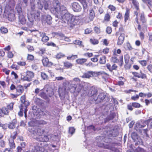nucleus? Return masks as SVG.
I'll use <instances>...</instances> for the list:
<instances>
[{
    "label": "nucleus",
    "mask_w": 152,
    "mask_h": 152,
    "mask_svg": "<svg viewBox=\"0 0 152 152\" xmlns=\"http://www.w3.org/2000/svg\"><path fill=\"white\" fill-rule=\"evenodd\" d=\"M64 66L66 69H71L73 64L68 61H65L63 62Z\"/></svg>",
    "instance_id": "obj_25"
},
{
    "label": "nucleus",
    "mask_w": 152,
    "mask_h": 152,
    "mask_svg": "<svg viewBox=\"0 0 152 152\" xmlns=\"http://www.w3.org/2000/svg\"><path fill=\"white\" fill-rule=\"evenodd\" d=\"M118 23L119 22L116 20L113 22L112 25L114 27L117 28L118 26Z\"/></svg>",
    "instance_id": "obj_60"
},
{
    "label": "nucleus",
    "mask_w": 152,
    "mask_h": 152,
    "mask_svg": "<svg viewBox=\"0 0 152 152\" xmlns=\"http://www.w3.org/2000/svg\"><path fill=\"white\" fill-rule=\"evenodd\" d=\"M14 140L10 138L9 139V145L10 149H14L15 148L16 145L14 142Z\"/></svg>",
    "instance_id": "obj_26"
},
{
    "label": "nucleus",
    "mask_w": 152,
    "mask_h": 152,
    "mask_svg": "<svg viewBox=\"0 0 152 152\" xmlns=\"http://www.w3.org/2000/svg\"><path fill=\"white\" fill-rule=\"evenodd\" d=\"M14 104V102H12L7 105L6 107H3L1 108H0V116L3 117L4 115H8L10 111L13 110Z\"/></svg>",
    "instance_id": "obj_4"
},
{
    "label": "nucleus",
    "mask_w": 152,
    "mask_h": 152,
    "mask_svg": "<svg viewBox=\"0 0 152 152\" xmlns=\"http://www.w3.org/2000/svg\"><path fill=\"white\" fill-rule=\"evenodd\" d=\"M82 86L79 84H76V91H75V93H78L80 92L82 89Z\"/></svg>",
    "instance_id": "obj_42"
},
{
    "label": "nucleus",
    "mask_w": 152,
    "mask_h": 152,
    "mask_svg": "<svg viewBox=\"0 0 152 152\" xmlns=\"http://www.w3.org/2000/svg\"><path fill=\"white\" fill-rule=\"evenodd\" d=\"M140 21H141L142 25H144V26H145V25L144 24L146 22V20L145 18L144 15L143 14H141L140 16Z\"/></svg>",
    "instance_id": "obj_31"
},
{
    "label": "nucleus",
    "mask_w": 152,
    "mask_h": 152,
    "mask_svg": "<svg viewBox=\"0 0 152 152\" xmlns=\"http://www.w3.org/2000/svg\"><path fill=\"white\" fill-rule=\"evenodd\" d=\"M132 3L137 10H139V3L136 0H133L132 1Z\"/></svg>",
    "instance_id": "obj_35"
},
{
    "label": "nucleus",
    "mask_w": 152,
    "mask_h": 152,
    "mask_svg": "<svg viewBox=\"0 0 152 152\" xmlns=\"http://www.w3.org/2000/svg\"><path fill=\"white\" fill-rule=\"evenodd\" d=\"M26 48L28 50V52H33L34 50V47L33 46L30 45H27Z\"/></svg>",
    "instance_id": "obj_43"
},
{
    "label": "nucleus",
    "mask_w": 152,
    "mask_h": 152,
    "mask_svg": "<svg viewBox=\"0 0 152 152\" xmlns=\"http://www.w3.org/2000/svg\"><path fill=\"white\" fill-rule=\"evenodd\" d=\"M99 56V55H95L93 58H91V60L94 62H96L98 61V57Z\"/></svg>",
    "instance_id": "obj_55"
},
{
    "label": "nucleus",
    "mask_w": 152,
    "mask_h": 152,
    "mask_svg": "<svg viewBox=\"0 0 152 152\" xmlns=\"http://www.w3.org/2000/svg\"><path fill=\"white\" fill-rule=\"evenodd\" d=\"M140 78H141L143 79H146L147 78V77L146 75L142 72L141 70L140 71Z\"/></svg>",
    "instance_id": "obj_38"
},
{
    "label": "nucleus",
    "mask_w": 152,
    "mask_h": 152,
    "mask_svg": "<svg viewBox=\"0 0 152 152\" xmlns=\"http://www.w3.org/2000/svg\"><path fill=\"white\" fill-rule=\"evenodd\" d=\"M10 68L13 69L18 70L19 69V67L16 64H13L11 66Z\"/></svg>",
    "instance_id": "obj_58"
},
{
    "label": "nucleus",
    "mask_w": 152,
    "mask_h": 152,
    "mask_svg": "<svg viewBox=\"0 0 152 152\" xmlns=\"http://www.w3.org/2000/svg\"><path fill=\"white\" fill-rule=\"evenodd\" d=\"M94 30L95 33L97 34H100L101 32L100 26H95L94 28Z\"/></svg>",
    "instance_id": "obj_48"
},
{
    "label": "nucleus",
    "mask_w": 152,
    "mask_h": 152,
    "mask_svg": "<svg viewBox=\"0 0 152 152\" xmlns=\"http://www.w3.org/2000/svg\"><path fill=\"white\" fill-rule=\"evenodd\" d=\"M131 137L134 140H136L137 138V134L136 132H133L132 133Z\"/></svg>",
    "instance_id": "obj_52"
},
{
    "label": "nucleus",
    "mask_w": 152,
    "mask_h": 152,
    "mask_svg": "<svg viewBox=\"0 0 152 152\" xmlns=\"http://www.w3.org/2000/svg\"><path fill=\"white\" fill-rule=\"evenodd\" d=\"M121 51L120 49L117 50H114L111 58V61L114 63H118L119 66H122L124 64L123 57V55L119 56L118 54H120Z\"/></svg>",
    "instance_id": "obj_3"
},
{
    "label": "nucleus",
    "mask_w": 152,
    "mask_h": 152,
    "mask_svg": "<svg viewBox=\"0 0 152 152\" xmlns=\"http://www.w3.org/2000/svg\"><path fill=\"white\" fill-rule=\"evenodd\" d=\"M106 66L107 69L110 72H112L113 70H117L118 68V66L115 64L111 66L110 63H108L106 64Z\"/></svg>",
    "instance_id": "obj_14"
},
{
    "label": "nucleus",
    "mask_w": 152,
    "mask_h": 152,
    "mask_svg": "<svg viewBox=\"0 0 152 152\" xmlns=\"http://www.w3.org/2000/svg\"><path fill=\"white\" fill-rule=\"evenodd\" d=\"M87 61V58H79L76 60V62L78 64L83 65L84 64H85V63Z\"/></svg>",
    "instance_id": "obj_23"
},
{
    "label": "nucleus",
    "mask_w": 152,
    "mask_h": 152,
    "mask_svg": "<svg viewBox=\"0 0 152 152\" xmlns=\"http://www.w3.org/2000/svg\"><path fill=\"white\" fill-rule=\"evenodd\" d=\"M17 124L16 119H14L8 124V128L10 129H14L15 127Z\"/></svg>",
    "instance_id": "obj_17"
},
{
    "label": "nucleus",
    "mask_w": 152,
    "mask_h": 152,
    "mask_svg": "<svg viewBox=\"0 0 152 152\" xmlns=\"http://www.w3.org/2000/svg\"><path fill=\"white\" fill-rule=\"evenodd\" d=\"M105 149H111L112 148V145L111 143H109L106 144H104L103 148Z\"/></svg>",
    "instance_id": "obj_47"
},
{
    "label": "nucleus",
    "mask_w": 152,
    "mask_h": 152,
    "mask_svg": "<svg viewBox=\"0 0 152 152\" xmlns=\"http://www.w3.org/2000/svg\"><path fill=\"white\" fill-rule=\"evenodd\" d=\"M90 43L93 45L98 44L99 43V40L94 38H91L90 39Z\"/></svg>",
    "instance_id": "obj_37"
},
{
    "label": "nucleus",
    "mask_w": 152,
    "mask_h": 152,
    "mask_svg": "<svg viewBox=\"0 0 152 152\" xmlns=\"http://www.w3.org/2000/svg\"><path fill=\"white\" fill-rule=\"evenodd\" d=\"M147 69L152 74V65L151 64L148 65L147 67Z\"/></svg>",
    "instance_id": "obj_62"
},
{
    "label": "nucleus",
    "mask_w": 152,
    "mask_h": 152,
    "mask_svg": "<svg viewBox=\"0 0 152 152\" xmlns=\"http://www.w3.org/2000/svg\"><path fill=\"white\" fill-rule=\"evenodd\" d=\"M139 63L142 65V66H145L147 65V61L145 60H142L138 61Z\"/></svg>",
    "instance_id": "obj_46"
},
{
    "label": "nucleus",
    "mask_w": 152,
    "mask_h": 152,
    "mask_svg": "<svg viewBox=\"0 0 152 152\" xmlns=\"http://www.w3.org/2000/svg\"><path fill=\"white\" fill-rule=\"evenodd\" d=\"M139 98V96L137 94L135 96H133L131 97V99L133 101H136Z\"/></svg>",
    "instance_id": "obj_63"
},
{
    "label": "nucleus",
    "mask_w": 152,
    "mask_h": 152,
    "mask_svg": "<svg viewBox=\"0 0 152 152\" xmlns=\"http://www.w3.org/2000/svg\"><path fill=\"white\" fill-rule=\"evenodd\" d=\"M80 3L83 5V8L84 10H86L88 7V5L86 0H82Z\"/></svg>",
    "instance_id": "obj_44"
},
{
    "label": "nucleus",
    "mask_w": 152,
    "mask_h": 152,
    "mask_svg": "<svg viewBox=\"0 0 152 152\" xmlns=\"http://www.w3.org/2000/svg\"><path fill=\"white\" fill-rule=\"evenodd\" d=\"M34 56L33 55L28 54L27 55V60L30 61H32L34 60Z\"/></svg>",
    "instance_id": "obj_54"
},
{
    "label": "nucleus",
    "mask_w": 152,
    "mask_h": 152,
    "mask_svg": "<svg viewBox=\"0 0 152 152\" xmlns=\"http://www.w3.org/2000/svg\"><path fill=\"white\" fill-rule=\"evenodd\" d=\"M135 152H146L143 148L140 147H137L135 150Z\"/></svg>",
    "instance_id": "obj_53"
},
{
    "label": "nucleus",
    "mask_w": 152,
    "mask_h": 152,
    "mask_svg": "<svg viewBox=\"0 0 152 152\" xmlns=\"http://www.w3.org/2000/svg\"><path fill=\"white\" fill-rule=\"evenodd\" d=\"M35 125H32V128H29L28 131L33 136L36 137V140L41 142H47L49 139L48 135H45L46 131L45 129L39 125H45L47 122L43 120H36L34 122Z\"/></svg>",
    "instance_id": "obj_2"
},
{
    "label": "nucleus",
    "mask_w": 152,
    "mask_h": 152,
    "mask_svg": "<svg viewBox=\"0 0 152 152\" xmlns=\"http://www.w3.org/2000/svg\"><path fill=\"white\" fill-rule=\"evenodd\" d=\"M106 32L108 34H110L112 32V28L109 26H107L106 28Z\"/></svg>",
    "instance_id": "obj_56"
},
{
    "label": "nucleus",
    "mask_w": 152,
    "mask_h": 152,
    "mask_svg": "<svg viewBox=\"0 0 152 152\" xmlns=\"http://www.w3.org/2000/svg\"><path fill=\"white\" fill-rule=\"evenodd\" d=\"M106 95L104 93H100L98 95L97 103H100L103 102V100L105 98Z\"/></svg>",
    "instance_id": "obj_21"
},
{
    "label": "nucleus",
    "mask_w": 152,
    "mask_h": 152,
    "mask_svg": "<svg viewBox=\"0 0 152 152\" xmlns=\"http://www.w3.org/2000/svg\"><path fill=\"white\" fill-rule=\"evenodd\" d=\"M41 76L43 80H48L49 78L48 75L44 72H41Z\"/></svg>",
    "instance_id": "obj_40"
},
{
    "label": "nucleus",
    "mask_w": 152,
    "mask_h": 152,
    "mask_svg": "<svg viewBox=\"0 0 152 152\" xmlns=\"http://www.w3.org/2000/svg\"><path fill=\"white\" fill-rule=\"evenodd\" d=\"M19 21L20 23L24 25L26 23V19L25 17L22 15H19Z\"/></svg>",
    "instance_id": "obj_29"
},
{
    "label": "nucleus",
    "mask_w": 152,
    "mask_h": 152,
    "mask_svg": "<svg viewBox=\"0 0 152 152\" xmlns=\"http://www.w3.org/2000/svg\"><path fill=\"white\" fill-rule=\"evenodd\" d=\"M1 32V33L3 34H5L8 32V29L5 27L4 26L1 27L0 29Z\"/></svg>",
    "instance_id": "obj_45"
},
{
    "label": "nucleus",
    "mask_w": 152,
    "mask_h": 152,
    "mask_svg": "<svg viewBox=\"0 0 152 152\" xmlns=\"http://www.w3.org/2000/svg\"><path fill=\"white\" fill-rule=\"evenodd\" d=\"M110 14L109 13L107 12L104 15V21L105 22H108L110 20Z\"/></svg>",
    "instance_id": "obj_33"
},
{
    "label": "nucleus",
    "mask_w": 152,
    "mask_h": 152,
    "mask_svg": "<svg viewBox=\"0 0 152 152\" xmlns=\"http://www.w3.org/2000/svg\"><path fill=\"white\" fill-rule=\"evenodd\" d=\"M34 77V73L31 71H27L26 72V75L22 78L23 81H30L32 80V78Z\"/></svg>",
    "instance_id": "obj_8"
},
{
    "label": "nucleus",
    "mask_w": 152,
    "mask_h": 152,
    "mask_svg": "<svg viewBox=\"0 0 152 152\" xmlns=\"http://www.w3.org/2000/svg\"><path fill=\"white\" fill-rule=\"evenodd\" d=\"M124 61L125 64L124 66V68L128 70L130 69L133 63V61L131 59L132 61L131 63H129V61L130 59V56L128 54H126L124 56Z\"/></svg>",
    "instance_id": "obj_7"
},
{
    "label": "nucleus",
    "mask_w": 152,
    "mask_h": 152,
    "mask_svg": "<svg viewBox=\"0 0 152 152\" xmlns=\"http://www.w3.org/2000/svg\"><path fill=\"white\" fill-rule=\"evenodd\" d=\"M126 46L127 50H132L133 49L130 43L129 42L126 43Z\"/></svg>",
    "instance_id": "obj_57"
},
{
    "label": "nucleus",
    "mask_w": 152,
    "mask_h": 152,
    "mask_svg": "<svg viewBox=\"0 0 152 152\" xmlns=\"http://www.w3.org/2000/svg\"><path fill=\"white\" fill-rule=\"evenodd\" d=\"M143 2L146 4L148 6H152V1L151 0H142Z\"/></svg>",
    "instance_id": "obj_51"
},
{
    "label": "nucleus",
    "mask_w": 152,
    "mask_h": 152,
    "mask_svg": "<svg viewBox=\"0 0 152 152\" xmlns=\"http://www.w3.org/2000/svg\"><path fill=\"white\" fill-rule=\"evenodd\" d=\"M119 34H120V35L125 36V31L123 26H121L119 28L118 31L116 32L115 35L116 36H118Z\"/></svg>",
    "instance_id": "obj_18"
},
{
    "label": "nucleus",
    "mask_w": 152,
    "mask_h": 152,
    "mask_svg": "<svg viewBox=\"0 0 152 152\" xmlns=\"http://www.w3.org/2000/svg\"><path fill=\"white\" fill-rule=\"evenodd\" d=\"M108 9L112 11H114L116 10V7L115 6L111 4H110L108 7Z\"/></svg>",
    "instance_id": "obj_59"
},
{
    "label": "nucleus",
    "mask_w": 152,
    "mask_h": 152,
    "mask_svg": "<svg viewBox=\"0 0 152 152\" xmlns=\"http://www.w3.org/2000/svg\"><path fill=\"white\" fill-rule=\"evenodd\" d=\"M7 58H11L13 57L14 55L13 52L11 51H8L7 53Z\"/></svg>",
    "instance_id": "obj_49"
},
{
    "label": "nucleus",
    "mask_w": 152,
    "mask_h": 152,
    "mask_svg": "<svg viewBox=\"0 0 152 152\" xmlns=\"http://www.w3.org/2000/svg\"><path fill=\"white\" fill-rule=\"evenodd\" d=\"M40 18V14L39 12H35L34 13V18L35 20H39Z\"/></svg>",
    "instance_id": "obj_34"
},
{
    "label": "nucleus",
    "mask_w": 152,
    "mask_h": 152,
    "mask_svg": "<svg viewBox=\"0 0 152 152\" xmlns=\"http://www.w3.org/2000/svg\"><path fill=\"white\" fill-rule=\"evenodd\" d=\"M95 74V72L93 71H88L84 73L81 77L83 78H88L93 77Z\"/></svg>",
    "instance_id": "obj_12"
},
{
    "label": "nucleus",
    "mask_w": 152,
    "mask_h": 152,
    "mask_svg": "<svg viewBox=\"0 0 152 152\" xmlns=\"http://www.w3.org/2000/svg\"><path fill=\"white\" fill-rule=\"evenodd\" d=\"M18 126L16 128L15 131L13 133L10 135V138L15 139L20 132L19 129H18Z\"/></svg>",
    "instance_id": "obj_24"
},
{
    "label": "nucleus",
    "mask_w": 152,
    "mask_h": 152,
    "mask_svg": "<svg viewBox=\"0 0 152 152\" xmlns=\"http://www.w3.org/2000/svg\"><path fill=\"white\" fill-rule=\"evenodd\" d=\"M10 90L13 91L15 90V92L19 95H20L24 91V87L21 85L15 86L14 84H12L10 88Z\"/></svg>",
    "instance_id": "obj_6"
},
{
    "label": "nucleus",
    "mask_w": 152,
    "mask_h": 152,
    "mask_svg": "<svg viewBox=\"0 0 152 152\" xmlns=\"http://www.w3.org/2000/svg\"><path fill=\"white\" fill-rule=\"evenodd\" d=\"M65 57V55L61 53H58L56 56V58L57 59H60Z\"/></svg>",
    "instance_id": "obj_41"
},
{
    "label": "nucleus",
    "mask_w": 152,
    "mask_h": 152,
    "mask_svg": "<svg viewBox=\"0 0 152 152\" xmlns=\"http://www.w3.org/2000/svg\"><path fill=\"white\" fill-rule=\"evenodd\" d=\"M95 17V13L93 9H90L89 10V14L88 17V22L93 21Z\"/></svg>",
    "instance_id": "obj_15"
},
{
    "label": "nucleus",
    "mask_w": 152,
    "mask_h": 152,
    "mask_svg": "<svg viewBox=\"0 0 152 152\" xmlns=\"http://www.w3.org/2000/svg\"><path fill=\"white\" fill-rule=\"evenodd\" d=\"M132 105L133 107L135 108H139L141 107L140 104L137 102H132Z\"/></svg>",
    "instance_id": "obj_50"
},
{
    "label": "nucleus",
    "mask_w": 152,
    "mask_h": 152,
    "mask_svg": "<svg viewBox=\"0 0 152 152\" xmlns=\"http://www.w3.org/2000/svg\"><path fill=\"white\" fill-rule=\"evenodd\" d=\"M49 9L51 12L55 15L57 18H62V21L67 23L69 27H73L76 25L74 22L75 17L73 15L66 13L62 16L63 12L65 10V7L61 6L58 1H54L51 4Z\"/></svg>",
    "instance_id": "obj_1"
},
{
    "label": "nucleus",
    "mask_w": 152,
    "mask_h": 152,
    "mask_svg": "<svg viewBox=\"0 0 152 152\" xmlns=\"http://www.w3.org/2000/svg\"><path fill=\"white\" fill-rule=\"evenodd\" d=\"M2 71L4 72L7 75H9L10 72V70H8L6 68H4L2 69Z\"/></svg>",
    "instance_id": "obj_64"
},
{
    "label": "nucleus",
    "mask_w": 152,
    "mask_h": 152,
    "mask_svg": "<svg viewBox=\"0 0 152 152\" xmlns=\"http://www.w3.org/2000/svg\"><path fill=\"white\" fill-rule=\"evenodd\" d=\"M124 36L120 35L117 40V45H122L124 40Z\"/></svg>",
    "instance_id": "obj_28"
},
{
    "label": "nucleus",
    "mask_w": 152,
    "mask_h": 152,
    "mask_svg": "<svg viewBox=\"0 0 152 152\" xmlns=\"http://www.w3.org/2000/svg\"><path fill=\"white\" fill-rule=\"evenodd\" d=\"M15 10L19 15H21L22 13V8L19 4L17 5L15 7Z\"/></svg>",
    "instance_id": "obj_32"
},
{
    "label": "nucleus",
    "mask_w": 152,
    "mask_h": 152,
    "mask_svg": "<svg viewBox=\"0 0 152 152\" xmlns=\"http://www.w3.org/2000/svg\"><path fill=\"white\" fill-rule=\"evenodd\" d=\"M119 80L117 83V85L119 86H123L124 84V82L126 81V80L124 77L121 76L118 77Z\"/></svg>",
    "instance_id": "obj_22"
},
{
    "label": "nucleus",
    "mask_w": 152,
    "mask_h": 152,
    "mask_svg": "<svg viewBox=\"0 0 152 152\" xmlns=\"http://www.w3.org/2000/svg\"><path fill=\"white\" fill-rule=\"evenodd\" d=\"M47 93L42 91V89L41 90V92L39 94L38 96L42 99L46 100L47 103H49L50 99L49 97H51L53 94V93L52 90H47Z\"/></svg>",
    "instance_id": "obj_5"
},
{
    "label": "nucleus",
    "mask_w": 152,
    "mask_h": 152,
    "mask_svg": "<svg viewBox=\"0 0 152 152\" xmlns=\"http://www.w3.org/2000/svg\"><path fill=\"white\" fill-rule=\"evenodd\" d=\"M19 108L20 109V111L18 113V114L20 116H22L23 115V111H25V110L26 107H24L23 104H21L19 106Z\"/></svg>",
    "instance_id": "obj_27"
},
{
    "label": "nucleus",
    "mask_w": 152,
    "mask_h": 152,
    "mask_svg": "<svg viewBox=\"0 0 152 152\" xmlns=\"http://www.w3.org/2000/svg\"><path fill=\"white\" fill-rule=\"evenodd\" d=\"M130 19V10L128 8L126 9V12L124 15V21L126 22L127 20Z\"/></svg>",
    "instance_id": "obj_20"
},
{
    "label": "nucleus",
    "mask_w": 152,
    "mask_h": 152,
    "mask_svg": "<svg viewBox=\"0 0 152 152\" xmlns=\"http://www.w3.org/2000/svg\"><path fill=\"white\" fill-rule=\"evenodd\" d=\"M72 9L74 11L78 12L80 11L81 7L79 4L77 2H74L72 4Z\"/></svg>",
    "instance_id": "obj_13"
},
{
    "label": "nucleus",
    "mask_w": 152,
    "mask_h": 152,
    "mask_svg": "<svg viewBox=\"0 0 152 152\" xmlns=\"http://www.w3.org/2000/svg\"><path fill=\"white\" fill-rule=\"evenodd\" d=\"M140 12V10H137L134 12V14L136 16V17L135 18V20L137 24V29L139 31H141V25L140 24V22L139 20V18L138 15L139 13Z\"/></svg>",
    "instance_id": "obj_11"
},
{
    "label": "nucleus",
    "mask_w": 152,
    "mask_h": 152,
    "mask_svg": "<svg viewBox=\"0 0 152 152\" xmlns=\"http://www.w3.org/2000/svg\"><path fill=\"white\" fill-rule=\"evenodd\" d=\"M17 64L20 66H24L26 64V63L25 61H20L17 63Z\"/></svg>",
    "instance_id": "obj_61"
},
{
    "label": "nucleus",
    "mask_w": 152,
    "mask_h": 152,
    "mask_svg": "<svg viewBox=\"0 0 152 152\" xmlns=\"http://www.w3.org/2000/svg\"><path fill=\"white\" fill-rule=\"evenodd\" d=\"M91 94H92L91 98H92V101H94L97 102L98 96H97L98 90L97 89L94 87H92L91 89Z\"/></svg>",
    "instance_id": "obj_9"
},
{
    "label": "nucleus",
    "mask_w": 152,
    "mask_h": 152,
    "mask_svg": "<svg viewBox=\"0 0 152 152\" xmlns=\"http://www.w3.org/2000/svg\"><path fill=\"white\" fill-rule=\"evenodd\" d=\"M78 58L77 55L72 54L71 56L67 57L66 59L68 60H74Z\"/></svg>",
    "instance_id": "obj_39"
},
{
    "label": "nucleus",
    "mask_w": 152,
    "mask_h": 152,
    "mask_svg": "<svg viewBox=\"0 0 152 152\" xmlns=\"http://www.w3.org/2000/svg\"><path fill=\"white\" fill-rule=\"evenodd\" d=\"M40 37H42L41 41L44 42H46L49 40V37L44 32H40Z\"/></svg>",
    "instance_id": "obj_19"
},
{
    "label": "nucleus",
    "mask_w": 152,
    "mask_h": 152,
    "mask_svg": "<svg viewBox=\"0 0 152 152\" xmlns=\"http://www.w3.org/2000/svg\"><path fill=\"white\" fill-rule=\"evenodd\" d=\"M42 61L44 66L50 67L53 64L52 62H49L48 58L47 57H43Z\"/></svg>",
    "instance_id": "obj_16"
},
{
    "label": "nucleus",
    "mask_w": 152,
    "mask_h": 152,
    "mask_svg": "<svg viewBox=\"0 0 152 152\" xmlns=\"http://www.w3.org/2000/svg\"><path fill=\"white\" fill-rule=\"evenodd\" d=\"M7 18L10 21H14L15 20V12L13 10H10L8 14Z\"/></svg>",
    "instance_id": "obj_10"
},
{
    "label": "nucleus",
    "mask_w": 152,
    "mask_h": 152,
    "mask_svg": "<svg viewBox=\"0 0 152 152\" xmlns=\"http://www.w3.org/2000/svg\"><path fill=\"white\" fill-rule=\"evenodd\" d=\"M106 58L105 56H104L101 57L99 59V63L100 64H104L106 62Z\"/></svg>",
    "instance_id": "obj_36"
},
{
    "label": "nucleus",
    "mask_w": 152,
    "mask_h": 152,
    "mask_svg": "<svg viewBox=\"0 0 152 152\" xmlns=\"http://www.w3.org/2000/svg\"><path fill=\"white\" fill-rule=\"evenodd\" d=\"M76 84H71L70 85L69 89L70 92L72 93H75L76 91Z\"/></svg>",
    "instance_id": "obj_30"
}]
</instances>
